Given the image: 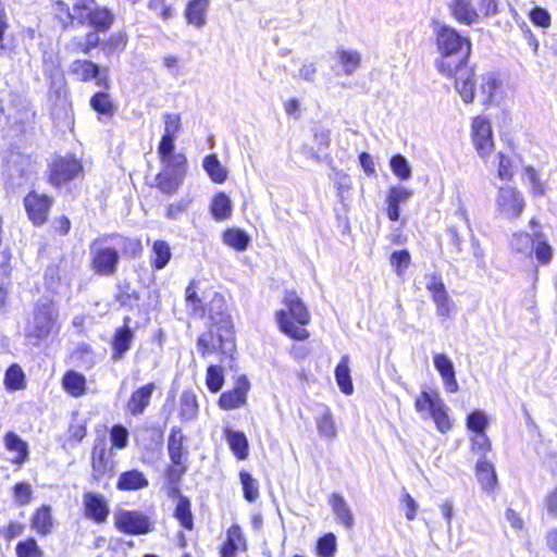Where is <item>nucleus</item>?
<instances>
[{
	"mask_svg": "<svg viewBox=\"0 0 557 557\" xmlns=\"http://www.w3.org/2000/svg\"><path fill=\"white\" fill-rule=\"evenodd\" d=\"M114 524L123 533L139 535L150 531V521L139 511L119 510L114 513Z\"/></svg>",
	"mask_w": 557,
	"mask_h": 557,
	"instance_id": "1a4fd4ad",
	"label": "nucleus"
},
{
	"mask_svg": "<svg viewBox=\"0 0 557 557\" xmlns=\"http://www.w3.org/2000/svg\"><path fill=\"white\" fill-rule=\"evenodd\" d=\"M197 397L191 392H184L180 399V417L183 421H191L198 414Z\"/></svg>",
	"mask_w": 557,
	"mask_h": 557,
	"instance_id": "58836bf2",
	"label": "nucleus"
},
{
	"mask_svg": "<svg viewBox=\"0 0 557 557\" xmlns=\"http://www.w3.org/2000/svg\"><path fill=\"white\" fill-rule=\"evenodd\" d=\"M448 8L454 18L460 24L470 26L480 22V13L472 0H453Z\"/></svg>",
	"mask_w": 557,
	"mask_h": 557,
	"instance_id": "a211bd4d",
	"label": "nucleus"
},
{
	"mask_svg": "<svg viewBox=\"0 0 557 557\" xmlns=\"http://www.w3.org/2000/svg\"><path fill=\"white\" fill-rule=\"evenodd\" d=\"M170 245L164 240H156L152 245L151 264L157 270L163 269L171 259Z\"/></svg>",
	"mask_w": 557,
	"mask_h": 557,
	"instance_id": "79ce46f5",
	"label": "nucleus"
},
{
	"mask_svg": "<svg viewBox=\"0 0 557 557\" xmlns=\"http://www.w3.org/2000/svg\"><path fill=\"white\" fill-rule=\"evenodd\" d=\"M83 508L86 518L96 523H103L109 516V505L106 497L98 493L86 492L83 495Z\"/></svg>",
	"mask_w": 557,
	"mask_h": 557,
	"instance_id": "dca6fc26",
	"label": "nucleus"
},
{
	"mask_svg": "<svg viewBox=\"0 0 557 557\" xmlns=\"http://www.w3.org/2000/svg\"><path fill=\"white\" fill-rule=\"evenodd\" d=\"M4 446L10 453L15 454L13 463L21 466L28 460V445L14 432L4 435Z\"/></svg>",
	"mask_w": 557,
	"mask_h": 557,
	"instance_id": "a878e982",
	"label": "nucleus"
},
{
	"mask_svg": "<svg viewBox=\"0 0 557 557\" xmlns=\"http://www.w3.org/2000/svg\"><path fill=\"white\" fill-rule=\"evenodd\" d=\"M223 242L227 246L242 251L248 247L250 237L239 228H227L223 233Z\"/></svg>",
	"mask_w": 557,
	"mask_h": 557,
	"instance_id": "37998d69",
	"label": "nucleus"
},
{
	"mask_svg": "<svg viewBox=\"0 0 557 557\" xmlns=\"http://www.w3.org/2000/svg\"><path fill=\"white\" fill-rule=\"evenodd\" d=\"M15 550L17 557H42V550L34 539L17 543Z\"/></svg>",
	"mask_w": 557,
	"mask_h": 557,
	"instance_id": "bf43d9fd",
	"label": "nucleus"
},
{
	"mask_svg": "<svg viewBox=\"0 0 557 557\" xmlns=\"http://www.w3.org/2000/svg\"><path fill=\"white\" fill-rule=\"evenodd\" d=\"M432 298L436 305V313L440 317H449L453 308V302L446 289L434 293V295H432Z\"/></svg>",
	"mask_w": 557,
	"mask_h": 557,
	"instance_id": "4d7b16f0",
	"label": "nucleus"
},
{
	"mask_svg": "<svg viewBox=\"0 0 557 557\" xmlns=\"http://www.w3.org/2000/svg\"><path fill=\"white\" fill-rule=\"evenodd\" d=\"M185 436L180 428H172L168 442V451L171 461L176 466H182L185 451L183 448Z\"/></svg>",
	"mask_w": 557,
	"mask_h": 557,
	"instance_id": "cd10ccee",
	"label": "nucleus"
},
{
	"mask_svg": "<svg viewBox=\"0 0 557 557\" xmlns=\"http://www.w3.org/2000/svg\"><path fill=\"white\" fill-rule=\"evenodd\" d=\"M479 92L484 103L498 102L503 97V82L495 73H486L480 77Z\"/></svg>",
	"mask_w": 557,
	"mask_h": 557,
	"instance_id": "6ab92c4d",
	"label": "nucleus"
},
{
	"mask_svg": "<svg viewBox=\"0 0 557 557\" xmlns=\"http://www.w3.org/2000/svg\"><path fill=\"white\" fill-rule=\"evenodd\" d=\"M240 548L245 549V540L239 527L233 525L227 531V540L221 549V557H234Z\"/></svg>",
	"mask_w": 557,
	"mask_h": 557,
	"instance_id": "72a5a7b5",
	"label": "nucleus"
},
{
	"mask_svg": "<svg viewBox=\"0 0 557 557\" xmlns=\"http://www.w3.org/2000/svg\"><path fill=\"white\" fill-rule=\"evenodd\" d=\"M472 140L474 147L481 158L491 154L494 141L493 132L490 121L484 116H476L471 125Z\"/></svg>",
	"mask_w": 557,
	"mask_h": 557,
	"instance_id": "9d476101",
	"label": "nucleus"
},
{
	"mask_svg": "<svg viewBox=\"0 0 557 557\" xmlns=\"http://www.w3.org/2000/svg\"><path fill=\"white\" fill-rule=\"evenodd\" d=\"M329 504L337 520L346 529H351L354 527L355 520L346 499L341 494L333 493L329 496Z\"/></svg>",
	"mask_w": 557,
	"mask_h": 557,
	"instance_id": "5701e85b",
	"label": "nucleus"
},
{
	"mask_svg": "<svg viewBox=\"0 0 557 557\" xmlns=\"http://www.w3.org/2000/svg\"><path fill=\"white\" fill-rule=\"evenodd\" d=\"M209 332L199 336L198 351L205 357L214 351L225 356H232L235 351L233 323L226 312L225 299L220 294H214L208 305Z\"/></svg>",
	"mask_w": 557,
	"mask_h": 557,
	"instance_id": "f257e3e1",
	"label": "nucleus"
},
{
	"mask_svg": "<svg viewBox=\"0 0 557 557\" xmlns=\"http://www.w3.org/2000/svg\"><path fill=\"white\" fill-rule=\"evenodd\" d=\"M147 8L153 15L164 22L170 21L175 14L173 3L168 0H148Z\"/></svg>",
	"mask_w": 557,
	"mask_h": 557,
	"instance_id": "a18cd8bd",
	"label": "nucleus"
},
{
	"mask_svg": "<svg viewBox=\"0 0 557 557\" xmlns=\"http://www.w3.org/2000/svg\"><path fill=\"white\" fill-rule=\"evenodd\" d=\"M58 319L59 311L54 302L47 299L39 300L24 329V336L28 344L38 346L53 332H58Z\"/></svg>",
	"mask_w": 557,
	"mask_h": 557,
	"instance_id": "20e7f679",
	"label": "nucleus"
},
{
	"mask_svg": "<svg viewBox=\"0 0 557 557\" xmlns=\"http://www.w3.org/2000/svg\"><path fill=\"white\" fill-rule=\"evenodd\" d=\"M317 428L319 434L325 438H334L336 436L335 422L329 409L317 418Z\"/></svg>",
	"mask_w": 557,
	"mask_h": 557,
	"instance_id": "09e8293b",
	"label": "nucleus"
},
{
	"mask_svg": "<svg viewBox=\"0 0 557 557\" xmlns=\"http://www.w3.org/2000/svg\"><path fill=\"white\" fill-rule=\"evenodd\" d=\"M110 437L115 448L123 449L128 444V431L123 425H114L111 429Z\"/></svg>",
	"mask_w": 557,
	"mask_h": 557,
	"instance_id": "338daca9",
	"label": "nucleus"
},
{
	"mask_svg": "<svg viewBox=\"0 0 557 557\" xmlns=\"http://www.w3.org/2000/svg\"><path fill=\"white\" fill-rule=\"evenodd\" d=\"M175 137L162 135L158 146V154L162 164H185L186 160L182 154H174Z\"/></svg>",
	"mask_w": 557,
	"mask_h": 557,
	"instance_id": "bb28decb",
	"label": "nucleus"
},
{
	"mask_svg": "<svg viewBox=\"0 0 557 557\" xmlns=\"http://www.w3.org/2000/svg\"><path fill=\"white\" fill-rule=\"evenodd\" d=\"M239 478L243 485L244 497L248 502H255L259 496L257 481L246 471H242Z\"/></svg>",
	"mask_w": 557,
	"mask_h": 557,
	"instance_id": "5fc2aeb1",
	"label": "nucleus"
},
{
	"mask_svg": "<svg viewBox=\"0 0 557 557\" xmlns=\"http://www.w3.org/2000/svg\"><path fill=\"white\" fill-rule=\"evenodd\" d=\"M174 515L175 518L182 524V527H184L187 530L193 529V515L190 511V503L186 497H180Z\"/></svg>",
	"mask_w": 557,
	"mask_h": 557,
	"instance_id": "8fccbe9b",
	"label": "nucleus"
},
{
	"mask_svg": "<svg viewBox=\"0 0 557 557\" xmlns=\"http://www.w3.org/2000/svg\"><path fill=\"white\" fill-rule=\"evenodd\" d=\"M83 170L81 162L75 158H62L57 160L49 176V181L53 186H60L75 178Z\"/></svg>",
	"mask_w": 557,
	"mask_h": 557,
	"instance_id": "2eb2a0df",
	"label": "nucleus"
},
{
	"mask_svg": "<svg viewBox=\"0 0 557 557\" xmlns=\"http://www.w3.org/2000/svg\"><path fill=\"white\" fill-rule=\"evenodd\" d=\"M110 236L119 252L121 251L122 253L135 257L141 251V243L139 239L124 237L119 234H110Z\"/></svg>",
	"mask_w": 557,
	"mask_h": 557,
	"instance_id": "c03bdc74",
	"label": "nucleus"
},
{
	"mask_svg": "<svg viewBox=\"0 0 557 557\" xmlns=\"http://www.w3.org/2000/svg\"><path fill=\"white\" fill-rule=\"evenodd\" d=\"M334 58L347 76L352 75L359 69L362 60L359 51L344 48L337 49Z\"/></svg>",
	"mask_w": 557,
	"mask_h": 557,
	"instance_id": "b1692460",
	"label": "nucleus"
},
{
	"mask_svg": "<svg viewBox=\"0 0 557 557\" xmlns=\"http://www.w3.org/2000/svg\"><path fill=\"white\" fill-rule=\"evenodd\" d=\"M224 384V374L220 366H210L207 369L206 385L212 393H218Z\"/></svg>",
	"mask_w": 557,
	"mask_h": 557,
	"instance_id": "603ef678",
	"label": "nucleus"
},
{
	"mask_svg": "<svg viewBox=\"0 0 557 557\" xmlns=\"http://www.w3.org/2000/svg\"><path fill=\"white\" fill-rule=\"evenodd\" d=\"M534 240V233L530 235L524 232H518L513 234L510 240L511 251L520 258H532Z\"/></svg>",
	"mask_w": 557,
	"mask_h": 557,
	"instance_id": "c85d7f7f",
	"label": "nucleus"
},
{
	"mask_svg": "<svg viewBox=\"0 0 557 557\" xmlns=\"http://www.w3.org/2000/svg\"><path fill=\"white\" fill-rule=\"evenodd\" d=\"M250 383L245 375L236 380L235 387L221 394L218 405L223 410H233L243 407L247 401Z\"/></svg>",
	"mask_w": 557,
	"mask_h": 557,
	"instance_id": "4468645a",
	"label": "nucleus"
},
{
	"mask_svg": "<svg viewBox=\"0 0 557 557\" xmlns=\"http://www.w3.org/2000/svg\"><path fill=\"white\" fill-rule=\"evenodd\" d=\"M185 300L187 308L191 314L201 318L205 315V308L202 306L201 299L197 294L195 281L190 282V284L186 287Z\"/></svg>",
	"mask_w": 557,
	"mask_h": 557,
	"instance_id": "de8ad7c7",
	"label": "nucleus"
},
{
	"mask_svg": "<svg viewBox=\"0 0 557 557\" xmlns=\"http://www.w3.org/2000/svg\"><path fill=\"white\" fill-rule=\"evenodd\" d=\"M156 389L154 383H148L134 391L127 401V410L133 416L141 414L150 403V398Z\"/></svg>",
	"mask_w": 557,
	"mask_h": 557,
	"instance_id": "aec40b11",
	"label": "nucleus"
},
{
	"mask_svg": "<svg viewBox=\"0 0 557 557\" xmlns=\"http://www.w3.org/2000/svg\"><path fill=\"white\" fill-rule=\"evenodd\" d=\"M70 71L82 82L96 79V84L99 87L109 88L108 71L106 69L100 70L99 66L91 61L76 60L71 64Z\"/></svg>",
	"mask_w": 557,
	"mask_h": 557,
	"instance_id": "f8f14e48",
	"label": "nucleus"
},
{
	"mask_svg": "<svg viewBox=\"0 0 557 557\" xmlns=\"http://www.w3.org/2000/svg\"><path fill=\"white\" fill-rule=\"evenodd\" d=\"M62 386L73 397H81L87 389L86 377L76 371H67L62 379Z\"/></svg>",
	"mask_w": 557,
	"mask_h": 557,
	"instance_id": "2f4dec72",
	"label": "nucleus"
},
{
	"mask_svg": "<svg viewBox=\"0 0 557 557\" xmlns=\"http://www.w3.org/2000/svg\"><path fill=\"white\" fill-rule=\"evenodd\" d=\"M162 165V171L156 177L157 187L163 194H175L184 180L185 164Z\"/></svg>",
	"mask_w": 557,
	"mask_h": 557,
	"instance_id": "ddd939ff",
	"label": "nucleus"
},
{
	"mask_svg": "<svg viewBox=\"0 0 557 557\" xmlns=\"http://www.w3.org/2000/svg\"><path fill=\"white\" fill-rule=\"evenodd\" d=\"M114 470L112 449L108 447L104 437L95 441L91 450V478L99 482L104 475L111 474Z\"/></svg>",
	"mask_w": 557,
	"mask_h": 557,
	"instance_id": "6e6552de",
	"label": "nucleus"
},
{
	"mask_svg": "<svg viewBox=\"0 0 557 557\" xmlns=\"http://www.w3.org/2000/svg\"><path fill=\"white\" fill-rule=\"evenodd\" d=\"M225 438L235 456L239 460H245L248 457V441L246 435L239 431L225 429Z\"/></svg>",
	"mask_w": 557,
	"mask_h": 557,
	"instance_id": "7c9ffc66",
	"label": "nucleus"
},
{
	"mask_svg": "<svg viewBox=\"0 0 557 557\" xmlns=\"http://www.w3.org/2000/svg\"><path fill=\"white\" fill-rule=\"evenodd\" d=\"M209 0H190L185 10L187 22L198 28L206 23Z\"/></svg>",
	"mask_w": 557,
	"mask_h": 557,
	"instance_id": "c756f323",
	"label": "nucleus"
},
{
	"mask_svg": "<svg viewBox=\"0 0 557 557\" xmlns=\"http://www.w3.org/2000/svg\"><path fill=\"white\" fill-rule=\"evenodd\" d=\"M488 425V418L483 410H474L467 418V428L473 432H485Z\"/></svg>",
	"mask_w": 557,
	"mask_h": 557,
	"instance_id": "6e6d98bb",
	"label": "nucleus"
},
{
	"mask_svg": "<svg viewBox=\"0 0 557 557\" xmlns=\"http://www.w3.org/2000/svg\"><path fill=\"white\" fill-rule=\"evenodd\" d=\"M91 108L100 114L112 115L114 111L113 103L107 92H97L90 99Z\"/></svg>",
	"mask_w": 557,
	"mask_h": 557,
	"instance_id": "3c124183",
	"label": "nucleus"
},
{
	"mask_svg": "<svg viewBox=\"0 0 557 557\" xmlns=\"http://www.w3.org/2000/svg\"><path fill=\"white\" fill-rule=\"evenodd\" d=\"M148 485L149 481L146 475L136 469L122 472L116 482V488L126 492L139 491Z\"/></svg>",
	"mask_w": 557,
	"mask_h": 557,
	"instance_id": "4be33fe9",
	"label": "nucleus"
},
{
	"mask_svg": "<svg viewBox=\"0 0 557 557\" xmlns=\"http://www.w3.org/2000/svg\"><path fill=\"white\" fill-rule=\"evenodd\" d=\"M412 195V191L401 186L392 187L387 195V203L400 205L406 202Z\"/></svg>",
	"mask_w": 557,
	"mask_h": 557,
	"instance_id": "774afa93",
	"label": "nucleus"
},
{
	"mask_svg": "<svg viewBox=\"0 0 557 557\" xmlns=\"http://www.w3.org/2000/svg\"><path fill=\"white\" fill-rule=\"evenodd\" d=\"M162 119L164 122L163 135L177 137L182 129L181 115L178 113H163Z\"/></svg>",
	"mask_w": 557,
	"mask_h": 557,
	"instance_id": "13d9d810",
	"label": "nucleus"
},
{
	"mask_svg": "<svg viewBox=\"0 0 557 557\" xmlns=\"http://www.w3.org/2000/svg\"><path fill=\"white\" fill-rule=\"evenodd\" d=\"M4 384L9 391H18L25 387V374L18 364H12L5 372Z\"/></svg>",
	"mask_w": 557,
	"mask_h": 557,
	"instance_id": "49530a36",
	"label": "nucleus"
},
{
	"mask_svg": "<svg viewBox=\"0 0 557 557\" xmlns=\"http://www.w3.org/2000/svg\"><path fill=\"white\" fill-rule=\"evenodd\" d=\"M523 175L530 184L531 191L534 196H543L545 194V185L542 183L537 172L533 168H525Z\"/></svg>",
	"mask_w": 557,
	"mask_h": 557,
	"instance_id": "0e129e2a",
	"label": "nucleus"
},
{
	"mask_svg": "<svg viewBox=\"0 0 557 557\" xmlns=\"http://www.w3.org/2000/svg\"><path fill=\"white\" fill-rule=\"evenodd\" d=\"M335 380L339 387V389L346 394L350 395L354 392V385L350 377V370H349V357L347 355H344L341 358V361L335 368Z\"/></svg>",
	"mask_w": 557,
	"mask_h": 557,
	"instance_id": "473e14b6",
	"label": "nucleus"
},
{
	"mask_svg": "<svg viewBox=\"0 0 557 557\" xmlns=\"http://www.w3.org/2000/svg\"><path fill=\"white\" fill-rule=\"evenodd\" d=\"M32 528L41 535L49 534L52 531L53 521L49 506L44 505L37 509L32 519Z\"/></svg>",
	"mask_w": 557,
	"mask_h": 557,
	"instance_id": "c9c22d12",
	"label": "nucleus"
},
{
	"mask_svg": "<svg viewBox=\"0 0 557 557\" xmlns=\"http://www.w3.org/2000/svg\"><path fill=\"white\" fill-rule=\"evenodd\" d=\"M210 211L216 221L227 220L233 211L230 197L224 193L216 194L211 201Z\"/></svg>",
	"mask_w": 557,
	"mask_h": 557,
	"instance_id": "f704fd0d",
	"label": "nucleus"
},
{
	"mask_svg": "<svg viewBox=\"0 0 557 557\" xmlns=\"http://www.w3.org/2000/svg\"><path fill=\"white\" fill-rule=\"evenodd\" d=\"M92 270L103 276L113 275L119 265L120 252L110 235L94 239L90 244Z\"/></svg>",
	"mask_w": 557,
	"mask_h": 557,
	"instance_id": "423d86ee",
	"label": "nucleus"
},
{
	"mask_svg": "<svg viewBox=\"0 0 557 557\" xmlns=\"http://www.w3.org/2000/svg\"><path fill=\"white\" fill-rule=\"evenodd\" d=\"M52 202V198L48 197L47 195L30 191L24 198V207L29 220L35 225H42L48 219Z\"/></svg>",
	"mask_w": 557,
	"mask_h": 557,
	"instance_id": "9b49d317",
	"label": "nucleus"
},
{
	"mask_svg": "<svg viewBox=\"0 0 557 557\" xmlns=\"http://www.w3.org/2000/svg\"><path fill=\"white\" fill-rule=\"evenodd\" d=\"M453 76L456 77L455 87L462 100L470 103L474 99V83L472 79L473 73L469 70L466 64L461 66V70L454 72Z\"/></svg>",
	"mask_w": 557,
	"mask_h": 557,
	"instance_id": "412c9836",
	"label": "nucleus"
},
{
	"mask_svg": "<svg viewBox=\"0 0 557 557\" xmlns=\"http://www.w3.org/2000/svg\"><path fill=\"white\" fill-rule=\"evenodd\" d=\"M95 5V0H74L72 11L75 20H78L79 23L84 24L85 18H87L88 13L91 12Z\"/></svg>",
	"mask_w": 557,
	"mask_h": 557,
	"instance_id": "e2e57ef3",
	"label": "nucleus"
},
{
	"mask_svg": "<svg viewBox=\"0 0 557 557\" xmlns=\"http://www.w3.org/2000/svg\"><path fill=\"white\" fill-rule=\"evenodd\" d=\"M433 363L442 377L445 389L448 393H457L459 391V384L456 380L455 368L451 360L444 354H435Z\"/></svg>",
	"mask_w": 557,
	"mask_h": 557,
	"instance_id": "f3484780",
	"label": "nucleus"
},
{
	"mask_svg": "<svg viewBox=\"0 0 557 557\" xmlns=\"http://www.w3.org/2000/svg\"><path fill=\"white\" fill-rule=\"evenodd\" d=\"M336 550V537L333 533H327L318 542L317 552L321 557H333Z\"/></svg>",
	"mask_w": 557,
	"mask_h": 557,
	"instance_id": "680f3d73",
	"label": "nucleus"
},
{
	"mask_svg": "<svg viewBox=\"0 0 557 557\" xmlns=\"http://www.w3.org/2000/svg\"><path fill=\"white\" fill-rule=\"evenodd\" d=\"M85 22H88L90 26L98 30H107L113 22V15L106 8H97L95 5L91 12L88 13Z\"/></svg>",
	"mask_w": 557,
	"mask_h": 557,
	"instance_id": "ea45409f",
	"label": "nucleus"
},
{
	"mask_svg": "<svg viewBox=\"0 0 557 557\" xmlns=\"http://www.w3.org/2000/svg\"><path fill=\"white\" fill-rule=\"evenodd\" d=\"M203 169L214 183L221 184L227 178V170L221 164L215 154L205 158Z\"/></svg>",
	"mask_w": 557,
	"mask_h": 557,
	"instance_id": "a19ab883",
	"label": "nucleus"
},
{
	"mask_svg": "<svg viewBox=\"0 0 557 557\" xmlns=\"http://www.w3.org/2000/svg\"><path fill=\"white\" fill-rule=\"evenodd\" d=\"M497 175L503 181H509L513 177V164L509 157L503 152L496 154Z\"/></svg>",
	"mask_w": 557,
	"mask_h": 557,
	"instance_id": "052dcab7",
	"label": "nucleus"
},
{
	"mask_svg": "<svg viewBox=\"0 0 557 557\" xmlns=\"http://www.w3.org/2000/svg\"><path fill=\"white\" fill-rule=\"evenodd\" d=\"M393 173L400 180L407 181L411 177V166L407 159L401 154L392 157L389 161Z\"/></svg>",
	"mask_w": 557,
	"mask_h": 557,
	"instance_id": "864d4df0",
	"label": "nucleus"
},
{
	"mask_svg": "<svg viewBox=\"0 0 557 557\" xmlns=\"http://www.w3.org/2000/svg\"><path fill=\"white\" fill-rule=\"evenodd\" d=\"M414 408L423 419L431 418L441 433L453 426L448 407L436 391H422L414 400Z\"/></svg>",
	"mask_w": 557,
	"mask_h": 557,
	"instance_id": "39448f33",
	"label": "nucleus"
},
{
	"mask_svg": "<svg viewBox=\"0 0 557 557\" xmlns=\"http://www.w3.org/2000/svg\"><path fill=\"white\" fill-rule=\"evenodd\" d=\"M476 478L483 490L491 491L497 483L494 467L486 459H480L476 463Z\"/></svg>",
	"mask_w": 557,
	"mask_h": 557,
	"instance_id": "e433bc0d",
	"label": "nucleus"
},
{
	"mask_svg": "<svg viewBox=\"0 0 557 557\" xmlns=\"http://www.w3.org/2000/svg\"><path fill=\"white\" fill-rule=\"evenodd\" d=\"M436 45L441 59L437 61V70L451 77L454 72L461 70L471 53V42L461 36L455 28L438 26L436 29Z\"/></svg>",
	"mask_w": 557,
	"mask_h": 557,
	"instance_id": "f03ea898",
	"label": "nucleus"
},
{
	"mask_svg": "<svg viewBox=\"0 0 557 557\" xmlns=\"http://www.w3.org/2000/svg\"><path fill=\"white\" fill-rule=\"evenodd\" d=\"M410 253L407 250L394 251L391 256V264L398 275H401L410 263Z\"/></svg>",
	"mask_w": 557,
	"mask_h": 557,
	"instance_id": "69168bd1",
	"label": "nucleus"
},
{
	"mask_svg": "<svg viewBox=\"0 0 557 557\" xmlns=\"http://www.w3.org/2000/svg\"><path fill=\"white\" fill-rule=\"evenodd\" d=\"M496 211L505 219H518L524 210L522 194L515 187L506 185L498 189L495 199Z\"/></svg>",
	"mask_w": 557,
	"mask_h": 557,
	"instance_id": "0eeeda50",
	"label": "nucleus"
},
{
	"mask_svg": "<svg viewBox=\"0 0 557 557\" xmlns=\"http://www.w3.org/2000/svg\"><path fill=\"white\" fill-rule=\"evenodd\" d=\"M283 304L286 307L276 312V322L280 330L297 341H305L309 332L304 327L310 322V313L295 292H286Z\"/></svg>",
	"mask_w": 557,
	"mask_h": 557,
	"instance_id": "7ed1b4c3",
	"label": "nucleus"
},
{
	"mask_svg": "<svg viewBox=\"0 0 557 557\" xmlns=\"http://www.w3.org/2000/svg\"><path fill=\"white\" fill-rule=\"evenodd\" d=\"M534 236L533 253L540 264L546 265L552 261L554 250L542 232H534Z\"/></svg>",
	"mask_w": 557,
	"mask_h": 557,
	"instance_id": "4c0bfd02",
	"label": "nucleus"
},
{
	"mask_svg": "<svg viewBox=\"0 0 557 557\" xmlns=\"http://www.w3.org/2000/svg\"><path fill=\"white\" fill-rule=\"evenodd\" d=\"M133 339L134 333L127 325L116 330L112 341V359L114 361L121 360L124 357L129 350Z\"/></svg>",
	"mask_w": 557,
	"mask_h": 557,
	"instance_id": "393cba45",
	"label": "nucleus"
}]
</instances>
